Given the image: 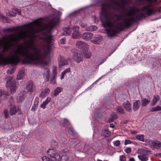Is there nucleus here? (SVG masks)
I'll return each mask as SVG.
<instances>
[{"mask_svg":"<svg viewBox=\"0 0 161 161\" xmlns=\"http://www.w3.org/2000/svg\"><path fill=\"white\" fill-rule=\"evenodd\" d=\"M84 55L85 58H89L91 57V53L90 51H88L87 50L86 51H85L84 53Z\"/></svg>","mask_w":161,"mask_h":161,"instance_id":"obj_34","label":"nucleus"},{"mask_svg":"<svg viewBox=\"0 0 161 161\" xmlns=\"http://www.w3.org/2000/svg\"><path fill=\"white\" fill-rule=\"evenodd\" d=\"M117 118V114L114 113L111 115V117L110 119V120L111 121H113L115 119Z\"/></svg>","mask_w":161,"mask_h":161,"instance_id":"obj_39","label":"nucleus"},{"mask_svg":"<svg viewBox=\"0 0 161 161\" xmlns=\"http://www.w3.org/2000/svg\"><path fill=\"white\" fill-rule=\"evenodd\" d=\"M76 142L75 141H70V144L73 147H75L77 144L76 143Z\"/></svg>","mask_w":161,"mask_h":161,"instance_id":"obj_48","label":"nucleus"},{"mask_svg":"<svg viewBox=\"0 0 161 161\" xmlns=\"http://www.w3.org/2000/svg\"><path fill=\"white\" fill-rule=\"evenodd\" d=\"M138 157L141 161H147L148 160L147 157L146 155L140 154L138 155Z\"/></svg>","mask_w":161,"mask_h":161,"instance_id":"obj_31","label":"nucleus"},{"mask_svg":"<svg viewBox=\"0 0 161 161\" xmlns=\"http://www.w3.org/2000/svg\"><path fill=\"white\" fill-rule=\"evenodd\" d=\"M123 3L124 4H127L128 3V1L126 0H125L123 1Z\"/></svg>","mask_w":161,"mask_h":161,"instance_id":"obj_57","label":"nucleus"},{"mask_svg":"<svg viewBox=\"0 0 161 161\" xmlns=\"http://www.w3.org/2000/svg\"><path fill=\"white\" fill-rule=\"evenodd\" d=\"M102 134L105 137H108L110 135V132L107 130H104L102 131Z\"/></svg>","mask_w":161,"mask_h":161,"instance_id":"obj_32","label":"nucleus"},{"mask_svg":"<svg viewBox=\"0 0 161 161\" xmlns=\"http://www.w3.org/2000/svg\"><path fill=\"white\" fill-rule=\"evenodd\" d=\"M153 149H158L161 147V142L157 141L152 142L150 146Z\"/></svg>","mask_w":161,"mask_h":161,"instance_id":"obj_14","label":"nucleus"},{"mask_svg":"<svg viewBox=\"0 0 161 161\" xmlns=\"http://www.w3.org/2000/svg\"><path fill=\"white\" fill-rule=\"evenodd\" d=\"M47 153L48 156L52 158V161H59L60 155L53 148L49 149L47 152Z\"/></svg>","mask_w":161,"mask_h":161,"instance_id":"obj_4","label":"nucleus"},{"mask_svg":"<svg viewBox=\"0 0 161 161\" xmlns=\"http://www.w3.org/2000/svg\"><path fill=\"white\" fill-rule=\"evenodd\" d=\"M140 105L141 103L139 100L136 101L133 103V108L134 110L136 111L138 110Z\"/></svg>","mask_w":161,"mask_h":161,"instance_id":"obj_20","label":"nucleus"},{"mask_svg":"<svg viewBox=\"0 0 161 161\" xmlns=\"http://www.w3.org/2000/svg\"><path fill=\"white\" fill-rule=\"evenodd\" d=\"M72 36L74 39H79L81 37V33L80 32L73 33Z\"/></svg>","mask_w":161,"mask_h":161,"instance_id":"obj_28","label":"nucleus"},{"mask_svg":"<svg viewBox=\"0 0 161 161\" xmlns=\"http://www.w3.org/2000/svg\"><path fill=\"white\" fill-rule=\"evenodd\" d=\"M18 110V108H16L15 106L11 108L10 110V113L11 115L14 114Z\"/></svg>","mask_w":161,"mask_h":161,"instance_id":"obj_30","label":"nucleus"},{"mask_svg":"<svg viewBox=\"0 0 161 161\" xmlns=\"http://www.w3.org/2000/svg\"><path fill=\"white\" fill-rule=\"evenodd\" d=\"M70 69L69 68L66 69L64 70L62 72V76L61 77V79H63L64 78V75L65 74L70 71Z\"/></svg>","mask_w":161,"mask_h":161,"instance_id":"obj_35","label":"nucleus"},{"mask_svg":"<svg viewBox=\"0 0 161 161\" xmlns=\"http://www.w3.org/2000/svg\"><path fill=\"white\" fill-rule=\"evenodd\" d=\"M158 111H161V107L158 105L152 108L151 110V112H155Z\"/></svg>","mask_w":161,"mask_h":161,"instance_id":"obj_36","label":"nucleus"},{"mask_svg":"<svg viewBox=\"0 0 161 161\" xmlns=\"http://www.w3.org/2000/svg\"><path fill=\"white\" fill-rule=\"evenodd\" d=\"M26 89L28 92H34L36 90L35 85L31 81H29L26 84Z\"/></svg>","mask_w":161,"mask_h":161,"instance_id":"obj_7","label":"nucleus"},{"mask_svg":"<svg viewBox=\"0 0 161 161\" xmlns=\"http://www.w3.org/2000/svg\"><path fill=\"white\" fill-rule=\"evenodd\" d=\"M120 142L119 140H117L114 142V145L116 147H118L120 145Z\"/></svg>","mask_w":161,"mask_h":161,"instance_id":"obj_51","label":"nucleus"},{"mask_svg":"<svg viewBox=\"0 0 161 161\" xmlns=\"http://www.w3.org/2000/svg\"><path fill=\"white\" fill-rule=\"evenodd\" d=\"M123 105L126 111H130L131 110V105L129 101H127L124 102Z\"/></svg>","mask_w":161,"mask_h":161,"instance_id":"obj_19","label":"nucleus"},{"mask_svg":"<svg viewBox=\"0 0 161 161\" xmlns=\"http://www.w3.org/2000/svg\"><path fill=\"white\" fill-rule=\"evenodd\" d=\"M110 127L112 128H114V125L113 124H111Z\"/></svg>","mask_w":161,"mask_h":161,"instance_id":"obj_60","label":"nucleus"},{"mask_svg":"<svg viewBox=\"0 0 161 161\" xmlns=\"http://www.w3.org/2000/svg\"><path fill=\"white\" fill-rule=\"evenodd\" d=\"M12 12L13 14L9 13H7V15L10 16H15L17 14H21V11L19 9H12Z\"/></svg>","mask_w":161,"mask_h":161,"instance_id":"obj_15","label":"nucleus"},{"mask_svg":"<svg viewBox=\"0 0 161 161\" xmlns=\"http://www.w3.org/2000/svg\"><path fill=\"white\" fill-rule=\"evenodd\" d=\"M79 27L76 26L73 27L72 28V30L73 31V33L80 32L79 31Z\"/></svg>","mask_w":161,"mask_h":161,"instance_id":"obj_42","label":"nucleus"},{"mask_svg":"<svg viewBox=\"0 0 161 161\" xmlns=\"http://www.w3.org/2000/svg\"><path fill=\"white\" fill-rule=\"evenodd\" d=\"M130 161H135V160L133 158H131L129 159Z\"/></svg>","mask_w":161,"mask_h":161,"instance_id":"obj_58","label":"nucleus"},{"mask_svg":"<svg viewBox=\"0 0 161 161\" xmlns=\"http://www.w3.org/2000/svg\"><path fill=\"white\" fill-rule=\"evenodd\" d=\"M22 134L23 133L20 132L14 133L11 136V139L13 141H18V139H22L23 137H22Z\"/></svg>","mask_w":161,"mask_h":161,"instance_id":"obj_8","label":"nucleus"},{"mask_svg":"<svg viewBox=\"0 0 161 161\" xmlns=\"http://www.w3.org/2000/svg\"><path fill=\"white\" fill-rule=\"evenodd\" d=\"M132 143V142L130 140H126L125 141V144L127 145V144H131Z\"/></svg>","mask_w":161,"mask_h":161,"instance_id":"obj_54","label":"nucleus"},{"mask_svg":"<svg viewBox=\"0 0 161 161\" xmlns=\"http://www.w3.org/2000/svg\"><path fill=\"white\" fill-rule=\"evenodd\" d=\"M59 160L60 161H69V157L67 155H64L60 157Z\"/></svg>","mask_w":161,"mask_h":161,"instance_id":"obj_33","label":"nucleus"},{"mask_svg":"<svg viewBox=\"0 0 161 161\" xmlns=\"http://www.w3.org/2000/svg\"><path fill=\"white\" fill-rule=\"evenodd\" d=\"M43 161H50L51 159L49 158L48 157H47L46 156H44L42 158Z\"/></svg>","mask_w":161,"mask_h":161,"instance_id":"obj_49","label":"nucleus"},{"mask_svg":"<svg viewBox=\"0 0 161 161\" xmlns=\"http://www.w3.org/2000/svg\"><path fill=\"white\" fill-rule=\"evenodd\" d=\"M58 22L54 19L44 29L43 21L37 19L15 36L12 34L0 39V64L16 65L24 58V64L48 65L52 56L51 31Z\"/></svg>","mask_w":161,"mask_h":161,"instance_id":"obj_1","label":"nucleus"},{"mask_svg":"<svg viewBox=\"0 0 161 161\" xmlns=\"http://www.w3.org/2000/svg\"><path fill=\"white\" fill-rule=\"evenodd\" d=\"M131 133L133 134H136L137 133V131L136 130H134L132 131Z\"/></svg>","mask_w":161,"mask_h":161,"instance_id":"obj_59","label":"nucleus"},{"mask_svg":"<svg viewBox=\"0 0 161 161\" xmlns=\"http://www.w3.org/2000/svg\"><path fill=\"white\" fill-rule=\"evenodd\" d=\"M26 92L25 91H23L20 92L17 96V101L18 103H21L23 101L25 98Z\"/></svg>","mask_w":161,"mask_h":161,"instance_id":"obj_9","label":"nucleus"},{"mask_svg":"<svg viewBox=\"0 0 161 161\" xmlns=\"http://www.w3.org/2000/svg\"><path fill=\"white\" fill-rule=\"evenodd\" d=\"M102 40V37L101 36L97 35L94 37L93 39L91 40V42L94 44H99Z\"/></svg>","mask_w":161,"mask_h":161,"instance_id":"obj_12","label":"nucleus"},{"mask_svg":"<svg viewBox=\"0 0 161 161\" xmlns=\"http://www.w3.org/2000/svg\"><path fill=\"white\" fill-rule=\"evenodd\" d=\"M50 90L48 88L42 91L40 93L39 96L40 97L44 98L47 96L49 93Z\"/></svg>","mask_w":161,"mask_h":161,"instance_id":"obj_16","label":"nucleus"},{"mask_svg":"<svg viewBox=\"0 0 161 161\" xmlns=\"http://www.w3.org/2000/svg\"><path fill=\"white\" fill-rule=\"evenodd\" d=\"M50 101V98H47L46 100L44 102H43L42 104H41V107L43 108H45L46 105L48 103H49V102Z\"/></svg>","mask_w":161,"mask_h":161,"instance_id":"obj_26","label":"nucleus"},{"mask_svg":"<svg viewBox=\"0 0 161 161\" xmlns=\"http://www.w3.org/2000/svg\"><path fill=\"white\" fill-rule=\"evenodd\" d=\"M81 36L83 39L88 41L90 40L93 37V35L91 33L86 32L83 33Z\"/></svg>","mask_w":161,"mask_h":161,"instance_id":"obj_10","label":"nucleus"},{"mask_svg":"<svg viewBox=\"0 0 161 161\" xmlns=\"http://www.w3.org/2000/svg\"><path fill=\"white\" fill-rule=\"evenodd\" d=\"M39 98L38 97H36L34 101V105L32 106L31 110L35 111L39 103Z\"/></svg>","mask_w":161,"mask_h":161,"instance_id":"obj_21","label":"nucleus"},{"mask_svg":"<svg viewBox=\"0 0 161 161\" xmlns=\"http://www.w3.org/2000/svg\"><path fill=\"white\" fill-rule=\"evenodd\" d=\"M25 75V69L23 67L20 69L17 75V79L21 80L23 79Z\"/></svg>","mask_w":161,"mask_h":161,"instance_id":"obj_13","label":"nucleus"},{"mask_svg":"<svg viewBox=\"0 0 161 161\" xmlns=\"http://www.w3.org/2000/svg\"><path fill=\"white\" fill-rule=\"evenodd\" d=\"M66 38L65 37H64L61 39L60 40V43L61 44H64L65 42Z\"/></svg>","mask_w":161,"mask_h":161,"instance_id":"obj_50","label":"nucleus"},{"mask_svg":"<svg viewBox=\"0 0 161 161\" xmlns=\"http://www.w3.org/2000/svg\"><path fill=\"white\" fill-rule=\"evenodd\" d=\"M156 156L161 157V153H157V154H156Z\"/></svg>","mask_w":161,"mask_h":161,"instance_id":"obj_61","label":"nucleus"},{"mask_svg":"<svg viewBox=\"0 0 161 161\" xmlns=\"http://www.w3.org/2000/svg\"><path fill=\"white\" fill-rule=\"evenodd\" d=\"M117 110L120 114H123L124 113V109L120 107H118L117 108Z\"/></svg>","mask_w":161,"mask_h":161,"instance_id":"obj_45","label":"nucleus"},{"mask_svg":"<svg viewBox=\"0 0 161 161\" xmlns=\"http://www.w3.org/2000/svg\"><path fill=\"white\" fill-rule=\"evenodd\" d=\"M72 58L74 61L78 63L82 61V58L80 54L77 52H74L73 53Z\"/></svg>","mask_w":161,"mask_h":161,"instance_id":"obj_11","label":"nucleus"},{"mask_svg":"<svg viewBox=\"0 0 161 161\" xmlns=\"http://www.w3.org/2000/svg\"><path fill=\"white\" fill-rule=\"evenodd\" d=\"M119 159L120 161H125L126 157L124 155H122L120 156Z\"/></svg>","mask_w":161,"mask_h":161,"instance_id":"obj_47","label":"nucleus"},{"mask_svg":"<svg viewBox=\"0 0 161 161\" xmlns=\"http://www.w3.org/2000/svg\"><path fill=\"white\" fill-rule=\"evenodd\" d=\"M59 61V67L61 68L62 66L68 64V61H70L69 58L66 59L63 57L60 56L58 59Z\"/></svg>","mask_w":161,"mask_h":161,"instance_id":"obj_6","label":"nucleus"},{"mask_svg":"<svg viewBox=\"0 0 161 161\" xmlns=\"http://www.w3.org/2000/svg\"><path fill=\"white\" fill-rule=\"evenodd\" d=\"M138 153L141 155H148L151 153L150 151L148 150L147 148L140 149L138 150Z\"/></svg>","mask_w":161,"mask_h":161,"instance_id":"obj_17","label":"nucleus"},{"mask_svg":"<svg viewBox=\"0 0 161 161\" xmlns=\"http://www.w3.org/2000/svg\"><path fill=\"white\" fill-rule=\"evenodd\" d=\"M159 97L158 95L154 96L152 100V103H151V105L152 106L156 104L159 100Z\"/></svg>","mask_w":161,"mask_h":161,"instance_id":"obj_23","label":"nucleus"},{"mask_svg":"<svg viewBox=\"0 0 161 161\" xmlns=\"http://www.w3.org/2000/svg\"><path fill=\"white\" fill-rule=\"evenodd\" d=\"M136 138L141 141H144V136L143 135H137L136 136Z\"/></svg>","mask_w":161,"mask_h":161,"instance_id":"obj_37","label":"nucleus"},{"mask_svg":"<svg viewBox=\"0 0 161 161\" xmlns=\"http://www.w3.org/2000/svg\"><path fill=\"white\" fill-rule=\"evenodd\" d=\"M67 99L66 98H62L59 101H58V102L61 103H65V100H66Z\"/></svg>","mask_w":161,"mask_h":161,"instance_id":"obj_55","label":"nucleus"},{"mask_svg":"<svg viewBox=\"0 0 161 161\" xmlns=\"http://www.w3.org/2000/svg\"><path fill=\"white\" fill-rule=\"evenodd\" d=\"M56 82L55 76H53L51 81V83L53 84H54Z\"/></svg>","mask_w":161,"mask_h":161,"instance_id":"obj_53","label":"nucleus"},{"mask_svg":"<svg viewBox=\"0 0 161 161\" xmlns=\"http://www.w3.org/2000/svg\"><path fill=\"white\" fill-rule=\"evenodd\" d=\"M119 6V4L117 2L114 1L113 4L111 5L110 8L113 9L118 10Z\"/></svg>","mask_w":161,"mask_h":161,"instance_id":"obj_25","label":"nucleus"},{"mask_svg":"<svg viewBox=\"0 0 161 161\" xmlns=\"http://www.w3.org/2000/svg\"><path fill=\"white\" fill-rule=\"evenodd\" d=\"M15 29L14 28H10L7 29H6L4 30V32H11L15 31Z\"/></svg>","mask_w":161,"mask_h":161,"instance_id":"obj_43","label":"nucleus"},{"mask_svg":"<svg viewBox=\"0 0 161 161\" xmlns=\"http://www.w3.org/2000/svg\"><path fill=\"white\" fill-rule=\"evenodd\" d=\"M4 18V16L2 15V14H1L0 13V18L2 19V18Z\"/></svg>","mask_w":161,"mask_h":161,"instance_id":"obj_62","label":"nucleus"},{"mask_svg":"<svg viewBox=\"0 0 161 161\" xmlns=\"http://www.w3.org/2000/svg\"><path fill=\"white\" fill-rule=\"evenodd\" d=\"M44 77L45 78L46 81H48L50 77V71L48 68L45 69L43 74Z\"/></svg>","mask_w":161,"mask_h":161,"instance_id":"obj_18","label":"nucleus"},{"mask_svg":"<svg viewBox=\"0 0 161 161\" xmlns=\"http://www.w3.org/2000/svg\"><path fill=\"white\" fill-rule=\"evenodd\" d=\"M100 80V78H99L98 80H96L93 84H97V82H98V81L99 80Z\"/></svg>","mask_w":161,"mask_h":161,"instance_id":"obj_63","label":"nucleus"},{"mask_svg":"<svg viewBox=\"0 0 161 161\" xmlns=\"http://www.w3.org/2000/svg\"><path fill=\"white\" fill-rule=\"evenodd\" d=\"M16 69V68L15 67H14L8 70L7 73L8 74H11L13 73L15 71Z\"/></svg>","mask_w":161,"mask_h":161,"instance_id":"obj_38","label":"nucleus"},{"mask_svg":"<svg viewBox=\"0 0 161 161\" xmlns=\"http://www.w3.org/2000/svg\"><path fill=\"white\" fill-rule=\"evenodd\" d=\"M125 151L126 153H130L131 152V149L130 148H128L125 149Z\"/></svg>","mask_w":161,"mask_h":161,"instance_id":"obj_52","label":"nucleus"},{"mask_svg":"<svg viewBox=\"0 0 161 161\" xmlns=\"http://www.w3.org/2000/svg\"><path fill=\"white\" fill-rule=\"evenodd\" d=\"M53 76H56V75L57 73V67L55 66L53 67Z\"/></svg>","mask_w":161,"mask_h":161,"instance_id":"obj_40","label":"nucleus"},{"mask_svg":"<svg viewBox=\"0 0 161 161\" xmlns=\"http://www.w3.org/2000/svg\"><path fill=\"white\" fill-rule=\"evenodd\" d=\"M6 87L9 89L11 94H14L15 92L16 86L12 76L8 77Z\"/></svg>","mask_w":161,"mask_h":161,"instance_id":"obj_3","label":"nucleus"},{"mask_svg":"<svg viewBox=\"0 0 161 161\" xmlns=\"http://www.w3.org/2000/svg\"><path fill=\"white\" fill-rule=\"evenodd\" d=\"M150 102V99L146 98H142L141 100V105L142 107H146Z\"/></svg>","mask_w":161,"mask_h":161,"instance_id":"obj_22","label":"nucleus"},{"mask_svg":"<svg viewBox=\"0 0 161 161\" xmlns=\"http://www.w3.org/2000/svg\"><path fill=\"white\" fill-rule=\"evenodd\" d=\"M61 121L64 125L67 124L69 123V121L65 119H61Z\"/></svg>","mask_w":161,"mask_h":161,"instance_id":"obj_41","label":"nucleus"},{"mask_svg":"<svg viewBox=\"0 0 161 161\" xmlns=\"http://www.w3.org/2000/svg\"><path fill=\"white\" fill-rule=\"evenodd\" d=\"M63 35L67 36L71 34V31L69 27L64 28L63 29Z\"/></svg>","mask_w":161,"mask_h":161,"instance_id":"obj_27","label":"nucleus"},{"mask_svg":"<svg viewBox=\"0 0 161 161\" xmlns=\"http://www.w3.org/2000/svg\"><path fill=\"white\" fill-rule=\"evenodd\" d=\"M97 27L95 25L88 26L85 29V30L87 31H94L97 30Z\"/></svg>","mask_w":161,"mask_h":161,"instance_id":"obj_29","label":"nucleus"},{"mask_svg":"<svg viewBox=\"0 0 161 161\" xmlns=\"http://www.w3.org/2000/svg\"><path fill=\"white\" fill-rule=\"evenodd\" d=\"M2 95V92L1 90H0V97Z\"/></svg>","mask_w":161,"mask_h":161,"instance_id":"obj_64","label":"nucleus"},{"mask_svg":"<svg viewBox=\"0 0 161 161\" xmlns=\"http://www.w3.org/2000/svg\"><path fill=\"white\" fill-rule=\"evenodd\" d=\"M140 3L146 2L147 4L139 9L134 6L130 7L126 13L118 14L114 10L107 11L103 8L100 14L102 22L108 29L107 30L108 36H115L119 30L129 27L130 23L134 19H141L145 16H150L155 13L158 8L157 0H137Z\"/></svg>","mask_w":161,"mask_h":161,"instance_id":"obj_2","label":"nucleus"},{"mask_svg":"<svg viewBox=\"0 0 161 161\" xmlns=\"http://www.w3.org/2000/svg\"><path fill=\"white\" fill-rule=\"evenodd\" d=\"M76 47L80 49L86 51L88 49L89 46L85 42L82 41H77L76 43Z\"/></svg>","mask_w":161,"mask_h":161,"instance_id":"obj_5","label":"nucleus"},{"mask_svg":"<svg viewBox=\"0 0 161 161\" xmlns=\"http://www.w3.org/2000/svg\"><path fill=\"white\" fill-rule=\"evenodd\" d=\"M62 91V88L60 87H57L54 91L53 96L56 97Z\"/></svg>","mask_w":161,"mask_h":161,"instance_id":"obj_24","label":"nucleus"},{"mask_svg":"<svg viewBox=\"0 0 161 161\" xmlns=\"http://www.w3.org/2000/svg\"><path fill=\"white\" fill-rule=\"evenodd\" d=\"M81 26L82 28H85V29L88 27L86 23H82L81 24Z\"/></svg>","mask_w":161,"mask_h":161,"instance_id":"obj_56","label":"nucleus"},{"mask_svg":"<svg viewBox=\"0 0 161 161\" xmlns=\"http://www.w3.org/2000/svg\"><path fill=\"white\" fill-rule=\"evenodd\" d=\"M4 114L5 118L7 119L9 118V113L7 110L6 109L4 111Z\"/></svg>","mask_w":161,"mask_h":161,"instance_id":"obj_46","label":"nucleus"},{"mask_svg":"<svg viewBox=\"0 0 161 161\" xmlns=\"http://www.w3.org/2000/svg\"><path fill=\"white\" fill-rule=\"evenodd\" d=\"M68 131L69 133L71 135H74L75 134L74 130L72 127L70 128L69 129Z\"/></svg>","mask_w":161,"mask_h":161,"instance_id":"obj_44","label":"nucleus"}]
</instances>
